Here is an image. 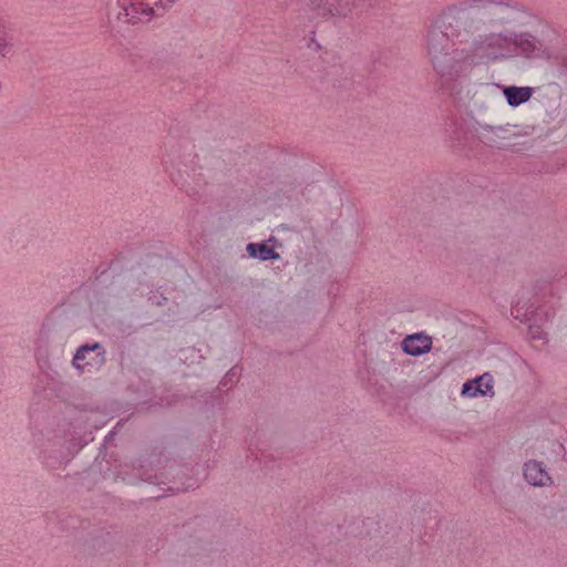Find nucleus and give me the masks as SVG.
<instances>
[{
	"instance_id": "20",
	"label": "nucleus",
	"mask_w": 567,
	"mask_h": 567,
	"mask_svg": "<svg viewBox=\"0 0 567 567\" xmlns=\"http://www.w3.org/2000/svg\"><path fill=\"white\" fill-rule=\"evenodd\" d=\"M243 368L238 364L234 365L228 370V372L225 374V377L220 381V385L226 388H231L234 384H236L239 381L240 374H241Z\"/></svg>"
},
{
	"instance_id": "5",
	"label": "nucleus",
	"mask_w": 567,
	"mask_h": 567,
	"mask_svg": "<svg viewBox=\"0 0 567 567\" xmlns=\"http://www.w3.org/2000/svg\"><path fill=\"white\" fill-rule=\"evenodd\" d=\"M175 0H117V20L125 23L148 22L162 16Z\"/></svg>"
},
{
	"instance_id": "26",
	"label": "nucleus",
	"mask_w": 567,
	"mask_h": 567,
	"mask_svg": "<svg viewBox=\"0 0 567 567\" xmlns=\"http://www.w3.org/2000/svg\"><path fill=\"white\" fill-rule=\"evenodd\" d=\"M561 66L567 70V55L563 58L561 60Z\"/></svg>"
},
{
	"instance_id": "11",
	"label": "nucleus",
	"mask_w": 567,
	"mask_h": 567,
	"mask_svg": "<svg viewBox=\"0 0 567 567\" xmlns=\"http://www.w3.org/2000/svg\"><path fill=\"white\" fill-rule=\"evenodd\" d=\"M444 134L446 141L454 148H463L472 136L466 121L455 113H451L446 116Z\"/></svg>"
},
{
	"instance_id": "18",
	"label": "nucleus",
	"mask_w": 567,
	"mask_h": 567,
	"mask_svg": "<svg viewBox=\"0 0 567 567\" xmlns=\"http://www.w3.org/2000/svg\"><path fill=\"white\" fill-rule=\"evenodd\" d=\"M513 42L527 56L537 54L543 50V43L530 33L515 34Z\"/></svg>"
},
{
	"instance_id": "23",
	"label": "nucleus",
	"mask_w": 567,
	"mask_h": 567,
	"mask_svg": "<svg viewBox=\"0 0 567 567\" xmlns=\"http://www.w3.org/2000/svg\"><path fill=\"white\" fill-rule=\"evenodd\" d=\"M529 333H530V337L532 339H540V331H539V327L538 326H533L530 323L529 326Z\"/></svg>"
},
{
	"instance_id": "15",
	"label": "nucleus",
	"mask_w": 567,
	"mask_h": 567,
	"mask_svg": "<svg viewBox=\"0 0 567 567\" xmlns=\"http://www.w3.org/2000/svg\"><path fill=\"white\" fill-rule=\"evenodd\" d=\"M117 54L126 61L135 71H143L152 63L150 53L145 49H128L120 44Z\"/></svg>"
},
{
	"instance_id": "2",
	"label": "nucleus",
	"mask_w": 567,
	"mask_h": 567,
	"mask_svg": "<svg viewBox=\"0 0 567 567\" xmlns=\"http://www.w3.org/2000/svg\"><path fill=\"white\" fill-rule=\"evenodd\" d=\"M440 23L450 37L460 43H467L482 29L472 0L451 6L437 16Z\"/></svg>"
},
{
	"instance_id": "12",
	"label": "nucleus",
	"mask_w": 567,
	"mask_h": 567,
	"mask_svg": "<svg viewBox=\"0 0 567 567\" xmlns=\"http://www.w3.org/2000/svg\"><path fill=\"white\" fill-rule=\"evenodd\" d=\"M523 475L528 484L536 487L550 486L554 483L544 463L536 460H528L524 463Z\"/></svg>"
},
{
	"instance_id": "27",
	"label": "nucleus",
	"mask_w": 567,
	"mask_h": 567,
	"mask_svg": "<svg viewBox=\"0 0 567 567\" xmlns=\"http://www.w3.org/2000/svg\"><path fill=\"white\" fill-rule=\"evenodd\" d=\"M267 457H268V456H267L265 453H262V454H261V457H260V462H264V464H265L266 466H267V461H266V458H267Z\"/></svg>"
},
{
	"instance_id": "16",
	"label": "nucleus",
	"mask_w": 567,
	"mask_h": 567,
	"mask_svg": "<svg viewBox=\"0 0 567 567\" xmlns=\"http://www.w3.org/2000/svg\"><path fill=\"white\" fill-rule=\"evenodd\" d=\"M487 380L491 382V373L485 372L480 377H476L472 380H467L461 390V394L463 396L475 398V396H489L493 398L495 392L491 391V385L487 383L486 389H483L482 381Z\"/></svg>"
},
{
	"instance_id": "6",
	"label": "nucleus",
	"mask_w": 567,
	"mask_h": 567,
	"mask_svg": "<svg viewBox=\"0 0 567 567\" xmlns=\"http://www.w3.org/2000/svg\"><path fill=\"white\" fill-rule=\"evenodd\" d=\"M165 457H167L165 451L154 446L138 458L134 467L136 476L150 484L164 485L165 480H172V473L166 472Z\"/></svg>"
},
{
	"instance_id": "28",
	"label": "nucleus",
	"mask_w": 567,
	"mask_h": 567,
	"mask_svg": "<svg viewBox=\"0 0 567 567\" xmlns=\"http://www.w3.org/2000/svg\"><path fill=\"white\" fill-rule=\"evenodd\" d=\"M150 259H155V260H161V257L159 256H150Z\"/></svg>"
},
{
	"instance_id": "14",
	"label": "nucleus",
	"mask_w": 567,
	"mask_h": 567,
	"mask_svg": "<svg viewBox=\"0 0 567 567\" xmlns=\"http://www.w3.org/2000/svg\"><path fill=\"white\" fill-rule=\"evenodd\" d=\"M401 346L404 353L419 357L431 351L432 339L423 332L413 333L406 336Z\"/></svg>"
},
{
	"instance_id": "19",
	"label": "nucleus",
	"mask_w": 567,
	"mask_h": 567,
	"mask_svg": "<svg viewBox=\"0 0 567 567\" xmlns=\"http://www.w3.org/2000/svg\"><path fill=\"white\" fill-rule=\"evenodd\" d=\"M538 309L534 308L533 305L530 306H520L519 302H517L515 306L512 307V316L519 320L520 322H529V323H536Z\"/></svg>"
},
{
	"instance_id": "25",
	"label": "nucleus",
	"mask_w": 567,
	"mask_h": 567,
	"mask_svg": "<svg viewBox=\"0 0 567 567\" xmlns=\"http://www.w3.org/2000/svg\"><path fill=\"white\" fill-rule=\"evenodd\" d=\"M482 384H483V389H486L487 386V380H483L482 381ZM488 384L491 385V391H494V378L493 375L491 374V382H488Z\"/></svg>"
},
{
	"instance_id": "29",
	"label": "nucleus",
	"mask_w": 567,
	"mask_h": 567,
	"mask_svg": "<svg viewBox=\"0 0 567 567\" xmlns=\"http://www.w3.org/2000/svg\"><path fill=\"white\" fill-rule=\"evenodd\" d=\"M536 289H538V290L543 289V284H542V282H538V284L536 285Z\"/></svg>"
},
{
	"instance_id": "8",
	"label": "nucleus",
	"mask_w": 567,
	"mask_h": 567,
	"mask_svg": "<svg viewBox=\"0 0 567 567\" xmlns=\"http://www.w3.org/2000/svg\"><path fill=\"white\" fill-rule=\"evenodd\" d=\"M166 472L172 473V480H165L167 491L173 493L187 492L199 486L198 478L195 477V467L188 463H182L176 458L165 457Z\"/></svg>"
},
{
	"instance_id": "7",
	"label": "nucleus",
	"mask_w": 567,
	"mask_h": 567,
	"mask_svg": "<svg viewBox=\"0 0 567 567\" xmlns=\"http://www.w3.org/2000/svg\"><path fill=\"white\" fill-rule=\"evenodd\" d=\"M192 163L193 161L188 163L182 159L179 146H172L169 152L162 157V165L169 175L172 183L181 190H184L188 196L195 194L194 188L189 187L188 183L189 172L194 171L190 165Z\"/></svg>"
},
{
	"instance_id": "22",
	"label": "nucleus",
	"mask_w": 567,
	"mask_h": 567,
	"mask_svg": "<svg viewBox=\"0 0 567 567\" xmlns=\"http://www.w3.org/2000/svg\"><path fill=\"white\" fill-rule=\"evenodd\" d=\"M167 300L168 299L159 291H153L148 297V301L157 307L165 306Z\"/></svg>"
},
{
	"instance_id": "10",
	"label": "nucleus",
	"mask_w": 567,
	"mask_h": 567,
	"mask_svg": "<svg viewBox=\"0 0 567 567\" xmlns=\"http://www.w3.org/2000/svg\"><path fill=\"white\" fill-rule=\"evenodd\" d=\"M508 40L502 34H489L480 40L474 39L470 52L473 56L486 60H496L506 55Z\"/></svg>"
},
{
	"instance_id": "1",
	"label": "nucleus",
	"mask_w": 567,
	"mask_h": 567,
	"mask_svg": "<svg viewBox=\"0 0 567 567\" xmlns=\"http://www.w3.org/2000/svg\"><path fill=\"white\" fill-rule=\"evenodd\" d=\"M423 47L429 62L439 76L440 90L450 95L458 93V80L472 70V54L455 48L453 38L441 25L437 17L425 30Z\"/></svg>"
},
{
	"instance_id": "17",
	"label": "nucleus",
	"mask_w": 567,
	"mask_h": 567,
	"mask_svg": "<svg viewBox=\"0 0 567 567\" xmlns=\"http://www.w3.org/2000/svg\"><path fill=\"white\" fill-rule=\"evenodd\" d=\"M502 92L508 105L517 107L530 100L534 89L530 86L504 85Z\"/></svg>"
},
{
	"instance_id": "13",
	"label": "nucleus",
	"mask_w": 567,
	"mask_h": 567,
	"mask_svg": "<svg viewBox=\"0 0 567 567\" xmlns=\"http://www.w3.org/2000/svg\"><path fill=\"white\" fill-rule=\"evenodd\" d=\"M277 246L280 247L281 243L275 236H270L268 240L247 244L246 251L251 258L260 261L277 260L280 258L275 249Z\"/></svg>"
},
{
	"instance_id": "21",
	"label": "nucleus",
	"mask_w": 567,
	"mask_h": 567,
	"mask_svg": "<svg viewBox=\"0 0 567 567\" xmlns=\"http://www.w3.org/2000/svg\"><path fill=\"white\" fill-rule=\"evenodd\" d=\"M532 147H533V143L530 141H524L522 143H513L509 145H504L501 148L509 151L511 153L518 154V153L529 151V150H532Z\"/></svg>"
},
{
	"instance_id": "24",
	"label": "nucleus",
	"mask_w": 567,
	"mask_h": 567,
	"mask_svg": "<svg viewBox=\"0 0 567 567\" xmlns=\"http://www.w3.org/2000/svg\"><path fill=\"white\" fill-rule=\"evenodd\" d=\"M10 45L7 43V41L1 38L0 39V55L6 56Z\"/></svg>"
},
{
	"instance_id": "4",
	"label": "nucleus",
	"mask_w": 567,
	"mask_h": 567,
	"mask_svg": "<svg viewBox=\"0 0 567 567\" xmlns=\"http://www.w3.org/2000/svg\"><path fill=\"white\" fill-rule=\"evenodd\" d=\"M383 0H307V7L317 17L329 19H353L374 8Z\"/></svg>"
},
{
	"instance_id": "9",
	"label": "nucleus",
	"mask_w": 567,
	"mask_h": 567,
	"mask_svg": "<svg viewBox=\"0 0 567 567\" xmlns=\"http://www.w3.org/2000/svg\"><path fill=\"white\" fill-rule=\"evenodd\" d=\"M105 354L106 351L100 342L85 343L78 348L72 363L75 369L92 373L105 364Z\"/></svg>"
},
{
	"instance_id": "3",
	"label": "nucleus",
	"mask_w": 567,
	"mask_h": 567,
	"mask_svg": "<svg viewBox=\"0 0 567 567\" xmlns=\"http://www.w3.org/2000/svg\"><path fill=\"white\" fill-rule=\"evenodd\" d=\"M483 27L503 25L518 21L527 8L517 0H472Z\"/></svg>"
}]
</instances>
